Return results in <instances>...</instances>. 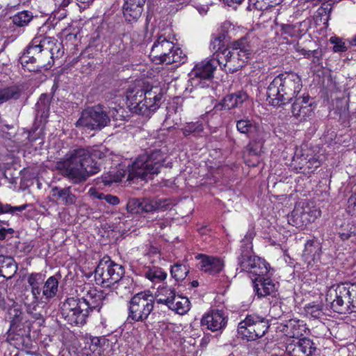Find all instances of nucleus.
I'll return each instance as SVG.
<instances>
[{
  "label": "nucleus",
  "instance_id": "nucleus-9",
  "mask_svg": "<svg viewBox=\"0 0 356 356\" xmlns=\"http://www.w3.org/2000/svg\"><path fill=\"white\" fill-rule=\"evenodd\" d=\"M110 122V117L101 104L88 107L75 123L76 127H84L90 130H101Z\"/></svg>",
  "mask_w": 356,
  "mask_h": 356
},
{
  "label": "nucleus",
  "instance_id": "nucleus-25",
  "mask_svg": "<svg viewBox=\"0 0 356 356\" xmlns=\"http://www.w3.org/2000/svg\"><path fill=\"white\" fill-rule=\"evenodd\" d=\"M136 286V284L132 277L122 276L112 288L115 290L118 295L124 297L132 294L135 291Z\"/></svg>",
  "mask_w": 356,
  "mask_h": 356
},
{
  "label": "nucleus",
  "instance_id": "nucleus-5",
  "mask_svg": "<svg viewBox=\"0 0 356 356\" xmlns=\"http://www.w3.org/2000/svg\"><path fill=\"white\" fill-rule=\"evenodd\" d=\"M164 161L165 154L161 149H154L140 155L129 170V177L146 180L159 172Z\"/></svg>",
  "mask_w": 356,
  "mask_h": 356
},
{
  "label": "nucleus",
  "instance_id": "nucleus-19",
  "mask_svg": "<svg viewBox=\"0 0 356 356\" xmlns=\"http://www.w3.org/2000/svg\"><path fill=\"white\" fill-rule=\"evenodd\" d=\"M146 0H125L123 15L129 22H136L141 17Z\"/></svg>",
  "mask_w": 356,
  "mask_h": 356
},
{
  "label": "nucleus",
  "instance_id": "nucleus-6",
  "mask_svg": "<svg viewBox=\"0 0 356 356\" xmlns=\"http://www.w3.org/2000/svg\"><path fill=\"white\" fill-rule=\"evenodd\" d=\"M154 298L149 291L135 294L129 302L128 320L143 322L147 319L154 309Z\"/></svg>",
  "mask_w": 356,
  "mask_h": 356
},
{
  "label": "nucleus",
  "instance_id": "nucleus-54",
  "mask_svg": "<svg viewBox=\"0 0 356 356\" xmlns=\"http://www.w3.org/2000/svg\"><path fill=\"white\" fill-rule=\"evenodd\" d=\"M346 211L351 216L356 215V201L351 197L348 200Z\"/></svg>",
  "mask_w": 356,
  "mask_h": 356
},
{
  "label": "nucleus",
  "instance_id": "nucleus-32",
  "mask_svg": "<svg viewBox=\"0 0 356 356\" xmlns=\"http://www.w3.org/2000/svg\"><path fill=\"white\" fill-rule=\"evenodd\" d=\"M17 267L13 259L9 257L0 255V273L6 278H11L17 272Z\"/></svg>",
  "mask_w": 356,
  "mask_h": 356
},
{
  "label": "nucleus",
  "instance_id": "nucleus-35",
  "mask_svg": "<svg viewBox=\"0 0 356 356\" xmlns=\"http://www.w3.org/2000/svg\"><path fill=\"white\" fill-rule=\"evenodd\" d=\"M229 48L234 51H238V54H245V56H247L248 58H250L252 53L248 37L246 35L233 41Z\"/></svg>",
  "mask_w": 356,
  "mask_h": 356
},
{
  "label": "nucleus",
  "instance_id": "nucleus-51",
  "mask_svg": "<svg viewBox=\"0 0 356 356\" xmlns=\"http://www.w3.org/2000/svg\"><path fill=\"white\" fill-rule=\"evenodd\" d=\"M22 211V206L18 207H12L10 204H3L0 202V213H13L15 211Z\"/></svg>",
  "mask_w": 356,
  "mask_h": 356
},
{
  "label": "nucleus",
  "instance_id": "nucleus-58",
  "mask_svg": "<svg viewBox=\"0 0 356 356\" xmlns=\"http://www.w3.org/2000/svg\"><path fill=\"white\" fill-rule=\"evenodd\" d=\"M282 30L284 33H287L290 35H293L294 33V27L290 24H284L282 26Z\"/></svg>",
  "mask_w": 356,
  "mask_h": 356
},
{
  "label": "nucleus",
  "instance_id": "nucleus-63",
  "mask_svg": "<svg viewBox=\"0 0 356 356\" xmlns=\"http://www.w3.org/2000/svg\"><path fill=\"white\" fill-rule=\"evenodd\" d=\"M350 237V233H341L340 234V238L343 241L348 240Z\"/></svg>",
  "mask_w": 356,
  "mask_h": 356
},
{
  "label": "nucleus",
  "instance_id": "nucleus-28",
  "mask_svg": "<svg viewBox=\"0 0 356 356\" xmlns=\"http://www.w3.org/2000/svg\"><path fill=\"white\" fill-rule=\"evenodd\" d=\"M52 95L42 94L36 104V117L40 121L46 120L49 115Z\"/></svg>",
  "mask_w": 356,
  "mask_h": 356
},
{
  "label": "nucleus",
  "instance_id": "nucleus-14",
  "mask_svg": "<svg viewBox=\"0 0 356 356\" xmlns=\"http://www.w3.org/2000/svg\"><path fill=\"white\" fill-rule=\"evenodd\" d=\"M227 319L222 311L213 309L204 314L201 319L202 327L212 332L222 330L227 325Z\"/></svg>",
  "mask_w": 356,
  "mask_h": 356
},
{
  "label": "nucleus",
  "instance_id": "nucleus-12",
  "mask_svg": "<svg viewBox=\"0 0 356 356\" xmlns=\"http://www.w3.org/2000/svg\"><path fill=\"white\" fill-rule=\"evenodd\" d=\"M314 102L307 94H302L293 99L291 105L293 116L300 122L307 121L314 115Z\"/></svg>",
  "mask_w": 356,
  "mask_h": 356
},
{
  "label": "nucleus",
  "instance_id": "nucleus-34",
  "mask_svg": "<svg viewBox=\"0 0 356 356\" xmlns=\"http://www.w3.org/2000/svg\"><path fill=\"white\" fill-rule=\"evenodd\" d=\"M24 278H26L27 282L25 288H29V289L32 290L33 292L35 291L36 292L41 293V286L44 283V276L42 273H28L24 276Z\"/></svg>",
  "mask_w": 356,
  "mask_h": 356
},
{
  "label": "nucleus",
  "instance_id": "nucleus-40",
  "mask_svg": "<svg viewBox=\"0 0 356 356\" xmlns=\"http://www.w3.org/2000/svg\"><path fill=\"white\" fill-rule=\"evenodd\" d=\"M20 96V88L17 86H11L0 90V104L12 99H17Z\"/></svg>",
  "mask_w": 356,
  "mask_h": 356
},
{
  "label": "nucleus",
  "instance_id": "nucleus-36",
  "mask_svg": "<svg viewBox=\"0 0 356 356\" xmlns=\"http://www.w3.org/2000/svg\"><path fill=\"white\" fill-rule=\"evenodd\" d=\"M42 287V296L47 300H49L56 296L58 288V280L56 276L49 277L44 282Z\"/></svg>",
  "mask_w": 356,
  "mask_h": 356
},
{
  "label": "nucleus",
  "instance_id": "nucleus-64",
  "mask_svg": "<svg viewBox=\"0 0 356 356\" xmlns=\"http://www.w3.org/2000/svg\"><path fill=\"white\" fill-rule=\"evenodd\" d=\"M76 1L84 4L85 6H88L94 0H76Z\"/></svg>",
  "mask_w": 356,
  "mask_h": 356
},
{
  "label": "nucleus",
  "instance_id": "nucleus-24",
  "mask_svg": "<svg viewBox=\"0 0 356 356\" xmlns=\"http://www.w3.org/2000/svg\"><path fill=\"white\" fill-rule=\"evenodd\" d=\"M44 42V40L42 41L40 38H33L26 47V51H24V62L27 64L34 63L35 62V56L42 51Z\"/></svg>",
  "mask_w": 356,
  "mask_h": 356
},
{
  "label": "nucleus",
  "instance_id": "nucleus-46",
  "mask_svg": "<svg viewBox=\"0 0 356 356\" xmlns=\"http://www.w3.org/2000/svg\"><path fill=\"white\" fill-rule=\"evenodd\" d=\"M142 199L131 198L127 204V210L133 214H142Z\"/></svg>",
  "mask_w": 356,
  "mask_h": 356
},
{
  "label": "nucleus",
  "instance_id": "nucleus-42",
  "mask_svg": "<svg viewBox=\"0 0 356 356\" xmlns=\"http://www.w3.org/2000/svg\"><path fill=\"white\" fill-rule=\"evenodd\" d=\"M170 273L172 277L176 281H181L187 276L189 273V268L186 265L175 264L171 267Z\"/></svg>",
  "mask_w": 356,
  "mask_h": 356
},
{
  "label": "nucleus",
  "instance_id": "nucleus-13",
  "mask_svg": "<svg viewBox=\"0 0 356 356\" xmlns=\"http://www.w3.org/2000/svg\"><path fill=\"white\" fill-rule=\"evenodd\" d=\"M175 47V44L165 36L159 35L152 47L149 56L156 63L159 61H165L166 57L168 58L167 54H170Z\"/></svg>",
  "mask_w": 356,
  "mask_h": 356
},
{
  "label": "nucleus",
  "instance_id": "nucleus-47",
  "mask_svg": "<svg viewBox=\"0 0 356 356\" xmlns=\"http://www.w3.org/2000/svg\"><path fill=\"white\" fill-rule=\"evenodd\" d=\"M348 292L349 293L348 305L349 314L356 312V284L348 283Z\"/></svg>",
  "mask_w": 356,
  "mask_h": 356
},
{
  "label": "nucleus",
  "instance_id": "nucleus-43",
  "mask_svg": "<svg viewBox=\"0 0 356 356\" xmlns=\"http://www.w3.org/2000/svg\"><path fill=\"white\" fill-rule=\"evenodd\" d=\"M308 216L309 214L305 211L302 212L301 214L299 215L297 211H293L291 216L288 220L290 224L296 227H300L301 226V222L307 225V223L314 221V218L313 219L308 218Z\"/></svg>",
  "mask_w": 356,
  "mask_h": 356
},
{
  "label": "nucleus",
  "instance_id": "nucleus-55",
  "mask_svg": "<svg viewBox=\"0 0 356 356\" xmlns=\"http://www.w3.org/2000/svg\"><path fill=\"white\" fill-rule=\"evenodd\" d=\"M104 200L111 205H117L120 202L119 198L117 196L109 194L106 195Z\"/></svg>",
  "mask_w": 356,
  "mask_h": 356
},
{
  "label": "nucleus",
  "instance_id": "nucleus-59",
  "mask_svg": "<svg viewBox=\"0 0 356 356\" xmlns=\"http://www.w3.org/2000/svg\"><path fill=\"white\" fill-rule=\"evenodd\" d=\"M22 13H18L16 14L13 18V22L15 24L17 25L18 26H22Z\"/></svg>",
  "mask_w": 356,
  "mask_h": 356
},
{
  "label": "nucleus",
  "instance_id": "nucleus-33",
  "mask_svg": "<svg viewBox=\"0 0 356 356\" xmlns=\"http://www.w3.org/2000/svg\"><path fill=\"white\" fill-rule=\"evenodd\" d=\"M165 61H159L157 64H176L177 65H179L181 64L184 63L186 61V56L183 52L182 49L178 47H175L173 48V50L170 51V54H167Z\"/></svg>",
  "mask_w": 356,
  "mask_h": 356
},
{
  "label": "nucleus",
  "instance_id": "nucleus-8",
  "mask_svg": "<svg viewBox=\"0 0 356 356\" xmlns=\"http://www.w3.org/2000/svg\"><path fill=\"white\" fill-rule=\"evenodd\" d=\"M124 274V268L122 265L115 263L109 257H104L95 268V278L103 287H112Z\"/></svg>",
  "mask_w": 356,
  "mask_h": 356
},
{
  "label": "nucleus",
  "instance_id": "nucleus-4",
  "mask_svg": "<svg viewBox=\"0 0 356 356\" xmlns=\"http://www.w3.org/2000/svg\"><path fill=\"white\" fill-rule=\"evenodd\" d=\"M302 88V79L293 72H285L276 76L267 87L269 104L280 106L298 97Z\"/></svg>",
  "mask_w": 356,
  "mask_h": 356
},
{
  "label": "nucleus",
  "instance_id": "nucleus-62",
  "mask_svg": "<svg viewBox=\"0 0 356 356\" xmlns=\"http://www.w3.org/2000/svg\"><path fill=\"white\" fill-rule=\"evenodd\" d=\"M301 52V54H302L303 56H306V57H309L311 55H314L316 54V51H307L305 49H302L300 51Z\"/></svg>",
  "mask_w": 356,
  "mask_h": 356
},
{
  "label": "nucleus",
  "instance_id": "nucleus-41",
  "mask_svg": "<svg viewBox=\"0 0 356 356\" xmlns=\"http://www.w3.org/2000/svg\"><path fill=\"white\" fill-rule=\"evenodd\" d=\"M309 155L302 153V151H296L292 159V163L296 169H299L302 172L306 173L308 165Z\"/></svg>",
  "mask_w": 356,
  "mask_h": 356
},
{
  "label": "nucleus",
  "instance_id": "nucleus-2",
  "mask_svg": "<svg viewBox=\"0 0 356 356\" xmlns=\"http://www.w3.org/2000/svg\"><path fill=\"white\" fill-rule=\"evenodd\" d=\"M255 236L253 228L248 229L241 241L240 254L238 257V265L241 271L247 272L251 277L253 288L258 298H263L273 294L277 291V286L269 277V264L263 259L252 253V241Z\"/></svg>",
  "mask_w": 356,
  "mask_h": 356
},
{
  "label": "nucleus",
  "instance_id": "nucleus-27",
  "mask_svg": "<svg viewBox=\"0 0 356 356\" xmlns=\"http://www.w3.org/2000/svg\"><path fill=\"white\" fill-rule=\"evenodd\" d=\"M167 200L159 198H143L142 199V214L154 213L166 209Z\"/></svg>",
  "mask_w": 356,
  "mask_h": 356
},
{
  "label": "nucleus",
  "instance_id": "nucleus-61",
  "mask_svg": "<svg viewBox=\"0 0 356 356\" xmlns=\"http://www.w3.org/2000/svg\"><path fill=\"white\" fill-rule=\"evenodd\" d=\"M22 339V336L18 334H13V333L10 332L8 334V339L10 341H15V340H20Z\"/></svg>",
  "mask_w": 356,
  "mask_h": 356
},
{
  "label": "nucleus",
  "instance_id": "nucleus-57",
  "mask_svg": "<svg viewBox=\"0 0 356 356\" xmlns=\"http://www.w3.org/2000/svg\"><path fill=\"white\" fill-rule=\"evenodd\" d=\"M33 17L32 13L24 10V26L27 25L33 19Z\"/></svg>",
  "mask_w": 356,
  "mask_h": 356
},
{
  "label": "nucleus",
  "instance_id": "nucleus-44",
  "mask_svg": "<svg viewBox=\"0 0 356 356\" xmlns=\"http://www.w3.org/2000/svg\"><path fill=\"white\" fill-rule=\"evenodd\" d=\"M203 125L200 122H190L185 124L181 128V131L184 136L190 135L196 136L203 131Z\"/></svg>",
  "mask_w": 356,
  "mask_h": 356
},
{
  "label": "nucleus",
  "instance_id": "nucleus-17",
  "mask_svg": "<svg viewBox=\"0 0 356 356\" xmlns=\"http://www.w3.org/2000/svg\"><path fill=\"white\" fill-rule=\"evenodd\" d=\"M222 59L225 60L224 66L229 72H235L241 69L249 60L245 54H238L228 48L222 51Z\"/></svg>",
  "mask_w": 356,
  "mask_h": 356
},
{
  "label": "nucleus",
  "instance_id": "nucleus-39",
  "mask_svg": "<svg viewBox=\"0 0 356 356\" xmlns=\"http://www.w3.org/2000/svg\"><path fill=\"white\" fill-rule=\"evenodd\" d=\"M108 114L110 119L112 118L115 121H123L128 116L127 111L123 106L116 103H111L108 106Z\"/></svg>",
  "mask_w": 356,
  "mask_h": 356
},
{
  "label": "nucleus",
  "instance_id": "nucleus-49",
  "mask_svg": "<svg viewBox=\"0 0 356 356\" xmlns=\"http://www.w3.org/2000/svg\"><path fill=\"white\" fill-rule=\"evenodd\" d=\"M330 41L334 44L333 51L334 52H345L347 51V47L341 39L337 37H332L330 38Z\"/></svg>",
  "mask_w": 356,
  "mask_h": 356
},
{
  "label": "nucleus",
  "instance_id": "nucleus-30",
  "mask_svg": "<svg viewBox=\"0 0 356 356\" xmlns=\"http://www.w3.org/2000/svg\"><path fill=\"white\" fill-rule=\"evenodd\" d=\"M40 292H33L29 288L24 289V305L26 307V312L32 314L33 311L36 310L39 302Z\"/></svg>",
  "mask_w": 356,
  "mask_h": 356
},
{
  "label": "nucleus",
  "instance_id": "nucleus-22",
  "mask_svg": "<svg viewBox=\"0 0 356 356\" xmlns=\"http://www.w3.org/2000/svg\"><path fill=\"white\" fill-rule=\"evenodd\" d=\"M51 195L59 201L62 204L70 206L75 204L76 196L71 191V187L60 188L55 186L51 189Z\"/></svg>",
  "mask_w": 356,
  "mask_h": 356
},
{
  "label": "nucleus",
  "instance_id": "nucleus-21",
  "mask_svg": "<svg viewBox=\"0 0 356 356\" xmlns=\"http://www.w3.org/2000/svg\"><path fill=\"white\" fill-rule=\"evenodd\" d=\"M195 257L200 259L198 264L199 268L211 275L219 273L224 266L223 261L217 257L204 254H197Z\"/></svg>",
  "mask_w": 356,
  "mask_h": 356
},
{
  "label": "nucleus",
  "instance_id": "nucleus-29",
  "mask_svg": "<svg viewBox=\"0 0 356 356\" xmlns=\"http://www.w3.org/2000/svg\"><path fill=\"white\" fill-rule=\"evenodd\" d=\"M321 247L316 241H308L305 245L302 257L305 261L310 263L320 258Z\"/></svg>",
  "mask_w": 356,
  "mask_h": 356
},
{
  "label": "nucleus",
  "instance_id": "nucleus-53",
  "mask_svg": "<svg viewBox=\"0 0 356 356\" xmlns=\"http://www.w3.org/2000/svg\"><path fill=\"white\" fill-rule=\"evenodd\" d=\"M307 165V172L306 173H309L310 171H313L314 169H316L319 166V161L316 159L313 156L309 155V161Z\"/></svg>",
  "mask_w": 356,
  "mask_h": 356
},
{
  "label": "nucleus",
  "instance_id": "nucleus-37",
  "mask_svg": "<svg viewBox=\"0 0 356 356\" xmlns=\"http://www.w3.org/2000/svg\"><path fill=\"white\" fill-rule=\"evenodd\" d=\"M175 300L172 301V304L168 306V308L181 315L187 313L191 307L188 298L184 296H176Z\"/></svg>",
  "mask_w": 356,
  "mask_h": 356
},
{
  "label": "nucleus",
  "instance_id": "nucleus-16",
  "mask_svg": "<svg viewBox=\"0 0 356 356\" xmlns=\"http://www.w3.org/2000/svg\"><path fill=\"white\" fill-rule=\"evenodd\" d=\"M222 63V62H218L215 58L205 59L197 63L191 72L192 79L195 78L201 80L211 79L217 65Z\"/></svg>",
  "mask_w": 356,
  "mask_h": 356
},
{
  "label": "nucleus",
  "instance_id": "nucleus-26",
  "mask_svg": "<svg viewBox=\"0 0 356 356\" xmlns=\"http://www.w3.org/2000/svg\"><path fill=\"white\" fill-rule=\"evenodd\" d=\"M248 99V95L244 91H238L226 95L222 100V107L230 110L241 106Z\"/></svg>",
  "mask_w": 356,
  "mask_h": 356
},
{
  "label": "nucleus",
  "instance_id": "nucleus-56",
  "mask_svg": "<svg viewBox=\"0 0 356 356\" xmlns=\"http://www.w3.org/2000/svg\"><path fill=\"white\" fill-rule=\"evenodd\" d=\"M89 193L91 196L98 199V200H104L106 194H104L103 193H100L97 191L95 188H90Z\"/></svg>",
  "mask_w": 356,
  "mask_h": 356
},
{
  "label": "nucleus",
  "instance_id": "nucleus-48",
  "mask_svg": "<svg viewBox=\"0 0 356 356\" xmlns=\"http://www.w3.org/2000/svg\"><path fill=\"white\" fill-rule=\"evenodd\" d=\"M269 6V3L265 0H248L246 10H264Z\"/></svg>",
  "mask_w": 356,
  "mask_h": 356
},
{
  "label": "nucleus",
  "instance_id": "nucleus-11",
  "mask_svg": "<svg viewBox=\"0 0 356 356\" xmlns=\"http://www.w3.org/2000/svg\"><path fill=\"white\" fill-rule=\"evenodd\" d=\"M162 90L159 87L146 86V90L144 95V102L138 108V115L150 118L161 105L163 102Z\"/></svg>",
  "mask_w": 356,
  "mask_h": 356
},
{
  "label": "nucleus",
  "instance_id": "nucleus-7",
  "mask_svg": "<svg viewBox=\"0 0 356 356\" xmlns=\"http://www.w3.org/2000/svg\"><path fill=\"white\" fill-rule=\"evenodd\" d=\"M270 327L269 321L265 317L257 314H248L238 325V333L243 339L255 341L267 332Z\"/></svg>",
  "mask_w": 356,
  "mask_h": 356
},
{
  "label": "nucleus",
  "instance_id": "nucleus-15",
  "mask_svg": "<svg viewBox=\"0 0 356 356\" xmlns=\"http://www.w3.org/2000/svg\"><path fill=\"white\" fill-rule=\"evenodd\" d=\"M316 351L314 343L307 337L293 341L286 346L289 356H312Z\"/></svg>",
  "mask_w": 356,
  "mask_h": 356
},
{
  "label": "nucleus",
  "instance_id": "nucleus-18",
  "mask_svg": "<svg viewBox=\"0 0 356 356\" xmlns=\"http://www.w3.org/2000/svg\"><path fill=\"white\" fill-rule=\"evenodd\" d=\"M236 130L250 139L259 138L261 135V127L258 122L248 117L236 119Z\"/></svg>",
  "mask_w": 356,
  "mask_h": 356
},
{
  "label": "nucleus",
  "instance_id": "nucleus-38",
  "mask_svg": "<svg viewBox=\"0 0 356 356\" xmlns=\"http://www.w3.org/2000/svg\"><path fill=\"white\" fill-rule=\"evenodd\" d=\"M144 276L151 282L157 283L166 279L167 273L157 266L147 267L143 271Z\"/></svg>",
  "mask_w": 356,
  "mask_h": 356
},
{
  "label": "nucleus",
  "instance_id": "nucleus-3",
  "mask_svg": "<svg viewBox=\"0 0 356 356\" xmlns=\"http://www.w3.org/2000/svg\"><path fill=\"white\" fill-rule=\"evenodd\" d=\"M79 298H68L60 306L62 317L71 325H83L91 312H99L105 297L102 291L91 286Z\"/></svg>",
  "mask_w": 356,
  "mask_h": 356
},
{
  "label": "nucleus",
  "instance_id": "nucleus-31",
  "mask_svg": "<svg viewBox=\"0 0 356 356\" xmlns=\"http://www.w3.org/2000/svg\"><path fill=\"white\" fill-rule=\"evenodd\" d=\"M225 35L224 33H219L217 36L214 37L210 43V49L213 51L212 58H215L218 62H222V51L225 47Z\"/></svg>",
  "mask_w": 356,
  "mask_h": 356
},
{
  "label": "nucleus",
  "instance_id": "nucleus-23",
  "mask_svg": "<svg viewBox=\"0 0 356 356\" xmlns=\"http://www.w3.org/2000/svg\"><path fill=\"white\" fill-rule=\"evenodd\" d=\"M176 296V291L174 288L167 285H160L157 288L154 298L157 303L165 305L168 307L170 305L172 304V301L175 300Z\"/></svg>",
  "mask_w": 356,
  "mask_h": 356
},
{
  "label": "nucleus",
  "instance_id": "nucleus-1",
  "mask_svg": "<svg viewBox=\"0 0 356 356\" xmlns=\"http://www.w3.org/2000/svg\"><path fill=\"white\" fill-rule=\"evenodd\" d=\"M110 155V151L103 145L77 148L69 152L65 159L57 163L56 168L73 184H81L99 172L100 165L95 159H102Z\"/></svg>",
  "mask_w": 356,
  "mask_h": 356
},
{
  "label": "nucleus",
  "instance_id": "nucleus-52",
  "mask_svg": "<svg viewBox=\"0 0 356 356\" xmlns=\"http://www.w3.org/2000/svg\"><path fill=\"white\" fill-rule=\"evenodd\" d=\"M307 313L314 318H321L323 314L321 307L318 305L308 307Z\"/></svg>",
  "mask_w": 356,
  "mask_h": 356
},
{
  "label": "nucleus",
  "instance_id": "nucleus-60",
  "mask_svg": "<svg viewBox=\"0 0 356 356\" xmlns=\"http://www.w3.org/2000/svg\"><path fill=\"white\" fill-rule=\"evenodd\" d=\"M244 0H224L229 6H236L241 4Z\"/></svg>",
  "mask_w": 356,
  "mask_h": 356
},
{
  "label": "nucleus",
  "instance_id": "nucleus-50",
  "mask_svg": "<svg viewBox=\"0 0 356 356\" xmlns=\"http://www.w3.org/2000/svg\"><path fill=\"white\" fill-rule=\"evenodd\" d=\"M258 138L251 139L246 146V151L250 155H258L259 153V145L257 143Z\"/></svg>",
  "mask_w": 356,
  "mask_h": 356
},
{
  "label": "nucleus",
  "instance_id": "nucleus-10",
  "mask_svg": "<svg viewBox=\"0 0 356 356\" xmlns=\"http://www.w3.org/2000/svg\"><path fill=\"white\" fill-rule=\"evenodd\" d=\"M348 287V282L340 283L332 285L327 291L325 301L330 304V308L334 312L341 314H349L350 297Z\"/></svg>",
  "mask_w": 356,
  "mask_h": 356
},
{
  "label": "nucleus",
  "instance_id": "nucleus-20",
  "mask_svg": "<svg viewBox=\"0 0 356 356\" xmlns=\"http://www.w3.org/2000/svg\"><path fill=\"white\" fill-rule=\"evenodd\" d=\"M146 90V86H137L134 88H129L127 91V105L129 111L138 115V108L144 102L143 98Z\"/></svg>",
  "mask_w": 356,
  "mask_h": 356
},
{
  "label": "nucleus",
  "instance_id": "nucleus-45",
  "mask_svg": "<svg viewBox=\"0 0 356 356\" xmlns=\"http://www.w3.org/2000/svg\"><path fill=\"white\" fill-rule=\"evenodd\" d=\"M124 175L121 172L110 171L107 174L102 175V180L105 186H111L113 183L122 181Z\"/></svg>",
  "mask_w": 356,
  "mask_h": 356
}]
</instances>
